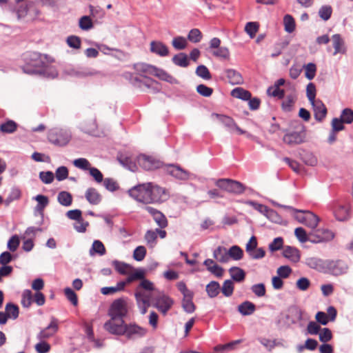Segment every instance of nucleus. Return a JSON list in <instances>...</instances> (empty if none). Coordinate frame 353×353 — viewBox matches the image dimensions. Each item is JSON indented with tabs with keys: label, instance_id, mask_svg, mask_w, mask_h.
Listing matches in <instances>:
<instances>
[{
	"label": "nucleus",
	"instance_id": "64",
	"mask_svg": "<svg viewBox=\"0 0 353 353\" xmlns=\"http://www.w3.org/2000/svg\"><path fill=\"white\" fill-rule=\"evenodd\" d=\"M341 119L347 124L353 122V110L350 108H345L341 114Z\"/></svg>",
	"mask_w": 353,
	"mask_h": 353
},
{
	"label": "nucleus",
	"instance_id": "61",
	"mask_svg": "<svg viewBox=\"0 0 353 353\" xmlns=\"http://www.w3.org/2000/svg\"><path fill=\"white\" fill-rule=\"evenodd\" d=\"M68 169L65 166H60L55 171V177L57 181H61L68 177Z\"/></svg>",
	"mask_w": 353,
	"mask_h": 353
},
{
	"label": "nucleus",
	"instance_id": "33",
	"mask_svg": "<svg viewBox=\"0 0 353 353\" xmlns=\"http://www.w3.org/2000/svg\"><path fill=\"white\" fill-rule=\"evenodd\" d=\"M232 279L236 282H242L245 280V272L239 267H232L229 269Z\"/></svg>",
	"mask_w": 353,
	"mask_h": 353
},
{
	"label": "nucleus",
	"instance_id": "47",
	"mask_svg": "<svg viewBox=\"0 0 353 353\" xmlns=\"http://www.w3.org/2000/svg\"><path fill=\"white\" fill-rule=\"evenodd\" d=\"M17 124L12 120H8L0 125V130L3 133H13L17 130Z\"/></svg>",
	"mask_w": 353,
	"mask_h": 353
},
{
	"label": "nucleus",
	"instance_id": "26",
	"mask_svg": "<svg viewBox=\"0 0 353 353\" xmlns=\"http://www.w3.org/2000/svg\"><path fill=\"white\" fill-rule=\"evenodd\" d=\"M85 199L87 201L92 205H97L101 201V196L94 188H89L85 194Z\"/></svg>",
	"mask_w": 353,
	"mask_h": 353
},
{
	"label": "nucleus",
	"instance_id": "3",
	"mask_svg": "<svg viewBox=\"0 0 353 353\" xmlns=\"http://www.w3.org/2000/svg\"><path fill=\"white\" fill-rule=\"evenodd\" d=\"M130 305L127 297L115 299L110 304L108 315L112 319H123L128 315Z\"/></svg>",
	"mask_w": 353,
	"mask_h": 353
},
{
	"label": "nucleus",
	"instance_id": "37",
	"mask_svg": "<svg viewBox=\"0 0 353 353\" xmlns=\"http://www.w3.org/2000/svg\"><path fill=\"white\" fill-rule=\"evenodd\" d=\"M172 62L178 66L186 68L189 65V61L188 59V56L183 52H180L177 54H175L172 57Z\"/></svg>",
	"mask_w": 353,
	"mask_h": 353
},
{
	"label": "nucleus",
	"instance_id": "34",
	"mask_svg": "<svg viewBox=\"0 0 353 353\" xmlns=\"http://www.w3.org/2000/svg\"><path fill=\"white\" fill-rule=\"evenodd\" d=\"M194 294L184 296L182 301V307L187 313L192 314L196 310V306L192 301Z\"/></svg>",
	"mask_w": 353,
	"mask_h": 353
},
{
	"label": "nucleus",
	"instance_id": "16",
	"mask_svg": "<svg viewBox=\"0 0 353 353\" xmlns=\"http://www.w3.org/2000/svg\"><path fill=\"white\" fill-rule=\"evenodd\" d=\"M135 297L141 313L145 314L150 305L151 294L150 293L137 291L135 293Z\"/></svg>",
	"mask_w": 353,
	"mask_h": 353
},
{
	"label": "nucleus",
	"instance_id": "36",
	"mask_svg": "<svg viewBox=\"0 0 353 353\" xmlns=\"http://www.w3.org/2000/svg\"><path fill=\"white\" fill-rule=\"evenodd\" d=\"M125 283L123 281L118 282L116 286L103 287L101 289V292L104 295L114 294L118 292L123 290Z\"/></svg>",
	"mask_w": 353,
	"mask_h": 353
},
{
	"label": "nucleus",
	"instance_id": "25",
	"mask_svg": "<svg viewBox=\"0 0 353 353\" xmlns=\"http://www.w3.org/2000/svg\"><path fill=\"white\" fill-rule=\"evenodd\" d=\"M334 216L338 221H344L349 219V208L346 205H337L334 211Z\"/></svg>",
	"mask_w": 353,
	"mask_h": 353
},
{
	"label": "nucleus",
	"instance_id": "9",
	"mask_svg": "<svg viewBox=\"0 0 353 353\" xmlns=\"http://www.w3.org/2000/svg\"><path fill=\"white\" fill-rule=\"evenodd\" d=\"M165 172L179 181H188L191 174L177 164H168L165 166Z\"/></svg>",
	"mask_w": 353,
	"mask_h": 353
},
{
	"label": "nucleus",
	"instance_id": "11",
	"mask_svg": "<svg viewBox=\"0 0 353 353\" xmlns=\"http://www.w3.org/2000/svg\"><path fill=\"white\" fill-rule=\"evenodd\" d=\"M150 203H161L168 199L166 190L152 183Z\"/></svg>",
	"mask_w": 353,
	"mask_h": 353
},
{
	"label": "nucleus",
	"instance_id": "49",
	"mask_svg": "<svg viewBox=\"0 0 353 353\" xmlns=\"http://www.w3.org/2000/svg\"><path fill=\"white\" fill-rule=\"evenodd\" d=\"M283 23L285 26V30L288 33H292L295 30V21L294 18L290 15L286 14L283 18Z\"/></svg>",
	"mask_w": 353,
	"mask_h": 353
},
{
	"label": "nucleus",
	"instance_id": "14",
	"mask_svg": "<svg viewBox=\"0 0 353 353\" xmlns=\"http://www.w3.org/2000/svg\"><path fill=\"white\" fill-rule=\"evenodd\" d=\"M172 304V299L164 294H159L154 299V306L163 314H165L168 312V311L171 308Z\"/></svg>",
	"mask_w": 353,
	"mask_h": 353
},
{
	"label": "nucleus",
	"instance_id": "38",
	"mask_svg": "<svg viewBox=\"0 0 353 353\" xmlns=\"http://www.w3.org/2000/svg\"><path fill=\"white\" fill-rule=\"evenodd\" d=\"M57 200L61 205L68 207L72 203V196L68 192L61 191L58 194Z\"/></svg>",
	"mask_w": 353,
	"mask_h": 353
},
{
	"label": "nucleus",
	"instance_id": "15",
	"mask_svg": "<svg viewBox=\"0 0 353 353\" xmlns=\"http://www.w3.org/2000/svg\"><path fill=\"white\" fill-rule=\"evenodd\" d=\"M305 132L304 130L286 133L283 138V142L289 145L301 144L305 142Z\"/></svg>",
	"mask_w": 353,
	"mask_h": 353
},
{
	"label": "nucleus",
	"instance_id": "40",
	"mask_svg": "<svg viewBox=\"0 0 353 353\" xmlns=\"http://www.w3.org/2000/svg\"><path fill=\"white\" fill-rule=\"evenodd\" d=\"M248 204L252 206L255 210L260 212L261 214H266L268 216H270L272 214H276V212L274 210H270L269 208L263 204L259 203L257 202L253 201H249Z\"/></svg>",
	"mask_w": 353,
	"mask_h": 353
},
{
	"label": "nucleus",
	"instance_id": "28",
	"mask_svg": "<svg viewBox=\"0 0 353 353\" xmlns=\"http://www.w3.org/2000/svg\"><path fill=\"white\" fill-rule=\"evenodd\" d=\"M153 75L156 76L159 79H160L162 81H165L166 82H168L172 84H176L178 83V81L176 79H175L172 75L169 74L165 70L158 68L157 67L154 68V70L153 72Z\"/></svg>",
	"mask_w": 353,
	"mask_h": 353
},
{
	"label": "nucleus",
	"instance_id": "23",
	"mask_svg": "<svg viewBox=\"0 0 353 353\" xmlns=\"http://www.w3.org/2000/svg\"><path fill=\"white\" fill-rule=\"evenodd\" d=\"M150 51L160 57H165L169 54L168 47L161 41H152L150 43Z\"/></svg>",
	"mask_w": 353,
	"mask_h": 353
},
{
	"label": "nucleus",
	"instance_id": "31",
	"mask_svg": "<svg viewBox=\"0 0 353 353\" xmlns=\"http://www.w3.org/2000/svg\"><path fill=\"white\" fill-rule=\"evenodd\" d=\"M118 161L123 166L128 168L129 170L132 172L137 170V163L132 157L121 155L118 157Z\"/></svg>",
	"mask_w": 353,
	"mask_h": 353
},
{
	"label": "nucleus",
	"instance_id": "6",
	"mask_svg": "<svg viewBox=\"0 0 353 353\" xmlns=\"http://www.w3.org/2000/svg\"><path fill=\"white\" fill-rule=\"evenodd\" d=\"M71 132L67 129L55 128L48 132V141L57 146L66 145L71 139Z\"/></svg>",
	"mask_w": 353,
	"mask_h": 353
},
{
	"label": "nucleus",
	"instance_id": "17",
	"mask_svg": "<svg viewBox=\"0 0 353 353\" xmlns=\"http://www.w3.org/2000/svg\"><path fill=\"white\" fill-rule=\"evenodd\" d=\"M58 321L54 317L51 318L50 324L37 334V337L39 340H44L54 336L58 331Z\"/></svg>",
	"mask_w": 353,
	"mask_h": 353
},
{
	"label": "nucleus",
	"instance_id": "27",
	"mask_svg": "<svg viewBox=\"0 0 353 353\" xmlns=\"http://www.w3.org/2000/svg\"><path fill=\"white\" fill-rule=\"evenodd\" d=\"M228 250L223 246H219L213 252L214 258L221 263H225L229 261Z\"/></svg>",
	"mask_w": 353,
	"mask_h": 353
},
{
	"label": "nucleus",
	"instance_id": "63",
	"mask_svg": "<svg viewBox=\"0 0 353 353\" xmlns=\"http://www.w3.org/2000/svg\"><path fill=\"white\" fill-rule=\"evenodd\" d=\"M39 179L45 184L52 183L54 179V174L51 171H41L39 172Z\"/></svg>",
	"mask_w": 353,
	"mask_h": 353
},
{
	"label": "nucleus",
	"instance_id": "43",
	"mask_svg": "<svg viewBox=\"0 0 353 353\" xmlns=\"http://www.w3.org/2000/svg\"><path fill=\"white\" fill-rule=\"evenodd\" d=\"M294 234L299 241L301 243L310 241L312 243V234L311 232L307 234L305 230L303 228H297L295 229Z\"/></svg>",
	"mask_w": 353,
	"mask_h": 353
},
{
	"label": "nucleus",
	"instance_id": "35",
	"mask_svg": "<svg viewBox=\"0 0 353 353\" xmlns=\"http://www.w3.org/2000/svg\"><path fill=\"white\" fill-rule=\"evenodd\" d=\"M206 292L209 297L214 298L218 296L221 291V286L217 281H210L206 285Z\"/></svg>",
	"mask_w": 353,
	"mask_h": 353
},
{
	"label": "nucleus",
	"instance_id": "29",
	"mask_svg": "<svg viewBox=\"0 0 353 353\" xmlns=\"http://www.w3.org/2000/svg\"><path fill=\"white\" fill-rule=\"evenodd\" d=\"M255 310L256 305L249 301H245L238 306V311L243 316L251 315L254 312Z\"/></svg>",
	"mask_w": 353,
	"mask_h": 353
},
{
	"label": "nucleus",
	"instance_id": "30",
	"mask_svg": "<svg viewBox=\"0 0 353 353\" xmlns=\"http://www.w3.org/2000/svg\"><path fill=\"white\" fill-rule=\"evenodd\" d=\"M332 43L334 48L333 55H336L338 53L345 54L346 49L344 47V42L341 39L340 34H336L332 36Z\"/></svg>",
	"mask_w": 353,
	"mask_h": 353
},
{
	"label": "nucleus",
	"instance_id": "51",
	"mask_svg": "<svg viewBox=\"0 0 353 353\" xmlns=\"http://www.w3.org/2000/svg\"><path fill=\"white\" fill-rule=\"evenodd\" d=\"M102 182L105 189L110 192H114L119 189L118 183L112 178H105Z\"/></svg>",
	"mask_w": 353,
	"mask_h": 353
},
{
	"label": "nucleus",
	"instance_id": "48",
	"mask_svg": "<svg viewBox=\"0 0 353 353\" xmlns=\"http://www.w3.org/2000/svg\"><path fill=\"white\" fill-rule=\"evenodd\" d=\"M234 289V283L230 279L225 280L221 288V292L226 297H229L232 295Z\"/></svg>",
	"mask_w": 353,
	"mask_h": 353
},
{
	"label": "nucleus",
	"instance_id": "18",
	"mask_svg": "<svg viewBox=\"0 0 353 353\" xmlns=\"http://www.w3.org/2000/svg\"><path fill=\"white\" fill-rule=\"evenodd\" d=\"M219 118V121L221 123L228 129V130L231 131L232 130H236L239 134H246L248 138H252V135L250 133H248L246 131L241 129L236 123L234 120L228 116L225 115H218Z\"/></svg>",
	"mask_w": 353,
	"mask_h": 353
},
{
	"label": "nucleus",
	"instance_id": "58",
	"mask_svg": "<svg viewBox=\"0 0 353 353\" xmlns=\"http://www.w3.org/2000/svg\"><path fill=\"white\" fill-rule=\"evenodd\" d=\"M6 312L8 314V318L15 319L19 316V307L17 305L9 303L6 305Z\"/></svg>",
	"mask_w": 353,
	"mask_h": 353
},
{
	"label": "nucleus",
	"instance_id": "60",
	"mask_svg": "<svg viewBox=\"0 0 353 353\" xmlns=\"http://www.w3.org/2000/svg\"><path fill=\"white\" fill-rule=\"evenodd\" d=\"M332 8L330 6H323L319 10V15L323 21H327L332 15Z\"/></svg>",
	"mask_w": 353,
	"mask_h": 353
},
{
	"label": "nucleus",
	"instance_id": "13",
	"mask_svg": "<svg viewBox=\"0 0 353 353\" xmlns=\"http://www.w3.org/2000/svg\"><path fill=\"white\" fill-rule=\"evenodd\" d=\"M137 161L138 165L145 170H152L159 168L161 165L159 161L145 154L139 155L137 159Z\"/></svg>",
	"mask_w": 353,
	"mask_h": 353
},
{
	"label": "nucleus",
	"instance_id": "50",
	"mask_svg": "<svg viewBox=\"0 0 353 353\" xmlns=\"http://www.w3.org/2000/svg\"><path fill=\"white\" fill-rule=\"evenodd\" d=\"M112 265H114L115 270L123 275L127 274L128 270L132 268L129 264L118 261H114L112 262Z\"/></svg>",
	"mask_w": 353,
	"mask_h": 353
},
{
	"label": "nucleus",
	"instance_id": "39",
	"mask_svg": "<svg viewBox=\"0 0 353 353\" xmlns=\"http://www.w3.org/2000/svg\"><path fill=\"white\" fill-rule=\"evenodd\" d=\"M228 251L229 259H232L234 261H239L243 256V251L238 245H232Z\"/></svg>",
	"mask_w": 353,
	"mask_h": 353
},
{
	"label": "nucleus",
	"instance_id": "44",
	"mask_svg": "<svg viewBox=\"0 0 353 353\" xmlns=\"http://www.w3.org/2000/svg\"><path fill=\"white\" fill-rule=\"evenodd\" d=\"M332 269L334 274L340 275L345 274L347 272L348 266L345 262L341 260H338L332 266Z\"/></svg>",
	"mask_w": 353,
	"mask_h": 353
},
{
	"label": "nucleus",
	"instance_id": "41",
	"mask_svg": "<svg viewBox=\"0 0 353 353\" xmlns=\"http://www.w3.org/2000/svg\"><path fill=\"white\" fill-rule=\"evenodd\" d=\"M105 252V248L103 243L99 240L94 241L92 248L90 250V254L94 255V254H98L100 256H103Z\"/></svg>",
	"mask_w": 353,
	"mask_h": 353
},
{
	"label": "nucleus",
	"instance_id": "22",
	"mask_svg": "<svg viewBox=\"0 0 353 353\" xmlns=\"http://www.w3.org/2000/svg\"><path fill=\"white\" fill-rule=\"evenodd\" d=\"M225 75L228 82L232 85H241L243 83V78L241 74L234 69H226Z\"/></svg>",
	"mask_w": 353,
	"mask_h": 353
},
{
	"label": "nucleus",
	"instance_id": "45",
	"mask_svg": "<svg viewBox=\"0 0 353 353\" xmlns=\"http://www.w3.org/2000/svg\"><path fill=\"white\" fill-rule=\"evenodd\" d=\"M232 95L234 97L248 101L252 97L250 92L244 90L242 88H236L232 91Z\"/></svg>",
	"mask_w": 353,
	"mask_h": 353
},
{
	"label": "nucleus",
	"instance_id": "55",
	"mask_svg": "<svg viewBox=\"0 0 353 353\" xmlns=\"http://www.w3.org/2000/svg\"><path fill=\"white\" fill-rule=\"evenodd\" d=\"M213 56L223 59H227L230 57V51L227 47H219L211 51Z\"/></svg>",
	"mask_w": 353,
	"mask_h": 353
},
{
	"label": "nucleus",
	"instance_id": "56",
	"mask_svg": "<svg viewBox=\"0 0 353 353\" xmlns=\"http://www.w3.org/2000/svg\"><path fill=\"white\" fill-rule=\"evenodd\" d=\"M79 28L83 30H88L93 28L92 19L88 16H83L79 19Z\"/></svg>",
	"mask_w": 353,
	"mask_h": 353
},
{
	"label": "nucleus",
	"instance_id": "12",
	"mask_svg": "<svg viewBox=\"0 0 353 353\" xmlns=\"http://www.w3.org/2000/svg\"><path fill=\"white\" fill-rule=\"evenodd\" d=\"M311 234L313 243L327 242L334 237V234L331 230L323 228L314 230L311 232Z\"/></svg>",
	"mask_w": 353,
	"mask_h": 353
},
{
	"label": "nucleus",
	"instance_id": "42",
	"mask_svg": "<svg viewBox=\"0 0 353 353\" xmlns=\"http://www.w3.org/2000/svg\"><path fill=\"white\" fill-rule=\"evenodd\" d=\"M21 195V190L18 188L14 187L11 189L9 194L3 201V203L6 206H8L14 201L19 199Z\"/></svg>",
	"mask_w": 353,
	"mask_h": 353
},
{
	"label": "nucleus",
	"instance_id": "8",
	"mask_svg": "<svg viewBox=\"0 0 353 353\" xmlns=\"http://www.w3.org/2000/svg\"><path fill=\"white\" fill-rule=\"evenodd\" d=\"M125 323L123 319H112L110 318L104 325V329L111 334L123 336Z\"/></svg>",
	"mask_w": 353,
	"mask_h": 353
},
{
	"label": "nucleus",
	"instance_id": "4",
	"mask_svg": "<svg viewBox=\"0 0 353 353\" xmlns=\"http://www.w3.org/2000/svg\"><path fill=\"white\" fill-rule=\"evenodd\" d=\"M152 183H145L134 185L128 190V194L138 202L150 204V188Z\"/></svg>",
	"mask_w": 353,
	"mask_h": 353
},
{
	"label": "nucleus",
	"instance_id": "2",
	"mask_svg": "<svg viewBox=\"0 0 353 353\" xmlns=\"http://www.w3.org/2000/svg\"><path fill=\"white\" fill-rule=\"evenodd\" d=\"M26 65L22 68L23 72L28 74H40L46 77L54 78L57 72L49 66L46 60V57L36 52H29L24 54Z\"/></svg>",
	"mask_w": 353,
	"mask_h": 353
},
{
	"label": "nucleus",
	"instance_id": "54",
	"mask_svg": "<svg viewBox=\"0 0 353 353\" xmlns=\"http://www.w3.org/2000/svg\"><path fill=\"white\" fill-rule=\"evenodd\" d=\"M33 296L30 290H25L22 293L21 304L23 307L28 308L32 302Z\"/></svg>",
	"mask_w": 353,
	"mask_h": 353
},
{
	"label": "nucleus",
	"instance_id": "19",
	"mask_svg": "<svg viewBox=\"0 0 353 353\" xmlns=\"http://www.w3.org/2000/svg\"><path fill=\"white\" fill-rule=\"evenodd\" d=\"M145 210L152 215L154 221L160 228H165L168 226V219L161 212L151 206H145Z\"/></svg>",
	"mask_w": 353,
	"mask_h": 353
},
{
	"label": "nucleus",
	"instance_id": "32",
	"mask_svg": "<svg viewBox=\"0 0 353 353\" xmlns=\"http://www.w3.org/2000/svg\"><path fill=\"white\" fill-rule=\"evenodd\" d=\"M283 255L293 262H297L300 259L299 250L291 246H285L284 248Z\"/></svg>",
	"mask_w": 353,
	"mask_h": 353
},
{
	"label": "nucleus",
	"instance_id": "1",
	"mask_svg": "<svg viewBox=\"0 0 353 353\" xmlns=\"http://www.w3.org/2000/svg\"><path fill=\"white\" fill-rule=\"evenodd\" d=\"M155 66L143 63L134 65V69L137 74L125 72L123 77L134 87L144 89L147 88L152 93H157L161 90L160 83L156 80L146 76L147 74H152Z\"/></svg>",
	"mask_w": 353,
	"mask_h": 353
},
{
	"label": "nucleus",
	"instance_id": "57",
	"mask_svg": "<svg viewBox=\"0 0 353 353\" xmlns=\"http://www.w3.org/2000/svg\"><path fill=\"white\" fill-rule=\"evenodd\" d=\"M157 235L155 230H149L145 234V240L147 244L150 247L153 248L157 243Z\"/></svg>",
	"mask_w": 353,
	"mask_h": 353
},
{
	"label": "nucleus",
	"instance_id": "24",
	"mask_svg": "<svg viewBox=\"0 0 353 353\" xmlns=\"http://www.w3.org/2000/svg\"><path fill=\"white\" fill-rule=\"evenodd\" d=\"M34 199L38 203L34 209V214H36V213H38L43 219L44 216L43 210L49 202L48 198L46 196L39 194L36 196Z\"/></svg>",
	"mask_w": 353,
	"mask_h": 353
},
{
	"label": "nucleus",
	"instance_id": "59",
	"mask_svg": "<svg viewBox=\"0 0 353 353\" xmlns=\"http://www.w3.org/2000/svg\"><path fill=\"white\" fill-rule=\"evenodd\" d=\"M319 335L320 341L324 343L331 341L333 336L332 331L327 327L321 328Z\"/></svg>",
	"mask_w": 353,
	"mask_h": 353
},
{
	"label": "nucleus",
	"instance_id": "21",
	"mask_svg": "<svg viewBox=\"0 0 353 353\" xmlns=\"http://www.w3.org/2000/svg\"><path fill=\"white\" fill-rule=\"evenodd\" d=\"M289 324H295L302 320V311L297 307H291L285 316Z\"/></svg>",
	"mask_w": 353,
	"mask_h": 353
},
{
	"label": "nucleus",
	"instance_id": "7",
	"mask_svg": "<svg viewBox=\"0 0 353 353\" xmlns=\"http://www.w3.org/2000/svg\"><path fill=\"white\" fill-rule=\"evenodd\" d=\"M215 185L220 189L234 194H241L245 190L243 183L230 179H219L216 181Z\"/></svg>",
	"mask_w": 353,
	"mask_h": 353
},
{
	"label": "nucleus",
	"instance_id": "62",
	"mask_svg": "<svg viewBox=\"0 0 353 353\" xmlns=\"http://www.w3.org/2000/svg\"><path fill=\"white\" fill-rule=\"evenodd\" d=\"M146 255V249L143 245H139L135 248L133 252V258L137 261H141Z\"/></svg>",
	"mask_w": 353,
	"mask_h": 353
},
{
	"label": "nucleus",
	"instance_id": "10",
	"mask_svg": "<svg viewBox=\"0 0 353 353\" xmlns=\"http://www.w3.org/2000/svg\"><path fill=\"white\" fill-rule=\"evenodd\" d=\"M147 333V330L136 323H125L124 329V335L129 340H134L144 336Z\"/></svg>",
	"mask_w": 353,
	"mask_h": 353
},
{
	"label": "nucleus",
	"instance_id": "46",
	"mask_svg": "<svg viewBox=\"0 0 353 353\" xmlns=\"http://www.w3.org/2000/svg\"><path fill=\"white\" fill-rule=\"evenodd\" d=\"M301 156L302 161L307 165L315 166L317 164V158L313 153L305 151L303 154H301Z\"/></svg>",
	"mask_w": 353,
	"mask_h": 353
},
{
	"label": "nucleus",
	"instance_id": "20",
	"mask_svg": "<svg viewBox=\"0 0 353 353\" xmlns=\"http://www.w3.org/2000/svg\"><path fill=\"white\" fill-rule=\"evenodd\" d=\"M311 105L313 108L315 119L319 122L323 121L327 112L325 104L321 100L317 99L316 101H314Z\"/></svg>",
	"mask_w": 353,
	"mask_h": 353
},
{
	"label": "nucleus",
	"instance_id": "5",
	"mask_svg": "<svg viewBox=\"0 0 353 353\" xmlns=\"http://www.w3.org/2000/svg\"><path fill=\"white\" fill-rule=\"evenodd\" d=\"M272 203L275 206H278L280 208L291 210L295 211L296 212L301 213V214H298L296 216V217H295L296 219L299 222H300L303 224H305V225H307V227H309L312 229L316 228V226L318 225L319 219L316 214H314V213H312L311 212H309V211L303 212L302 210H298L294 209L292 207L281 205L276 202H272Z\"/></svg>",
	"mask_w": 353,
	"mask_h": 353
},
{
	"label": "nucleus",
	"instance_id": "53",
	"mask_svg": "<svg viewBox=\"0 0 353 353\" xmlns=\"http://www.w3.org/2000/svg\"><path fill=\"white\" fill-rule=\"evenodd\" d=\"M195 73L198 77L205 80H210L212 78L208 68L204 65H199L196 69Z\"/></svg>",
	"mask_w": 353,
	"mask_h": 353
},
{
	"label": "nucleus",
	"instance_id": "52",
	"mask_svg": "<svg viewBox=\"0 0 353 353\" xmlns=\"http://www.w3.org/2000/svg\"><path fill=\"white\" fill-rule=\"evenodd\" d=\"M288 44L289 42L287 41H283L275 43L274 46V51L271 54V57L272 58H275L281 54L283 50L287 48Z\"/></svg>",
	"mask_w": 353,
	"mask_h": 353
}]
</instances>
